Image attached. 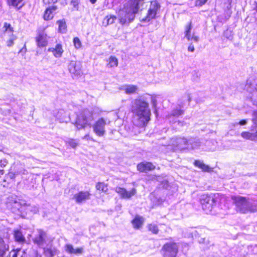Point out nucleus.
<instances>
[{
  "mask_svg": "<svg viewBox=\"0 0 257 257\" xmlns=\"http://www.w3.org/2000/svg\"><path fill=\"white\" fill-rule=\"evenodd\" d=\"M132 111L135 114V125L144 130L150 119L149 103L141 98L134 99L132 102Z\"/></svg>",
  "mask_w": 257,
  "mask_h": 257,
  "instance_id": "f257e3e1",
  "label": "nucleus"
},
{
  "mask_svg": "<svg viewBox=\"0 0 257 257\" xmlns=\"http://www.w3.org/2000/svg\"><path fill=\"white\" fill-rule=\"evenodd\" d=\"M144 0H129L124 4L123 8L118 13L119 23L124 24L131 23L138 13L140 7L144 4Z\"/></svg>",
  "mask_w": 257,
  "mask_h": 257,
  "instance_id": "f03ea898",
  "label": "nucleus"
},
{
  "mask_svg": "<svg viewBox=\"0 0 257 257\" xmlns=\"http://www.w3.org/2000/svg\"><path fill=\"white\" fill-rule=\"evenodd\" d=\"M223 197V195L219 193L203 194L200 196V201L203 210L207 213L212 215L217 214L218 208L217 204H218Z\"/></svg>",
  "mask_w": 257,
  "mask_h": 257,
  "instance_id": "7ed1b4c3",
  "label": "nucleus"
},
{
  "mask_svg": "<svg viewBox=\"0 0 257 257\" xmlns=\"http://www.w3.org/2000/svg\"><path fill=\"white\" fill-rule=\"evenodd\" d=\"M231 199L237 209L242 213L254 212L257 211V204L251 202L244 197L232 196Z\"/></svg>",
  "mask_w": 257,
  "mask_h": 257,
  "instance_id": "20e7f679",
  "label": "nucleus"
},
{
  "mask_svg": "<svg viewBox=\"0 0 257 257\" xmlns=\"http://www.w3.org/2000/svg\"><path fill=\"white\" fill-rule=\"evenodd\" d=\"M94 119V117L92 111L88 109H84L77 115L74 124L76 128L80 130L87 126L91 127Z\"/></svg>",
  "mask_w": 257,
  "mask_h": 257,
  "instance_id": "39448f33",
  "label": "nucleus"
},
{
  "mask_svg": "<svg viewBox=\"0 0 257 257\" xmlns=\"http://www.w3.org/2000/svg\"><path fill=\"white\" fill-rule=\"evenodd\" d=\"M178 251V247L177 244L174 242L166 243L162 248L164 257H175Z\"/></svg>",
  "mask_w": 257,
  "mask_h": 257,
  "instance_id": "423d86ee",
  "label": "nucleus"
},
{
  "mask_svg": "<svg viewBox=\"0 0 257 257\" xmlns=\"http://www.w3.org/2000/svg\"><path fill=\"white\" fill-rule=\"evenodd\" d=\"M173 145L175 148V150H182L188 149V148H195L189 144V140H186L184 138H175L173 139Z\"/></svg>",
  "mask_w": 257,
  "mask_h": 257,
  "instance_id": "0eeeda50",
  "label": "nucleus"
},
{
  "mask_svg": "<svg viewBox=\"0 0 257 257\" xmlns=\"http://www.w3.org/2000/svg\"><path fill=\"white\" fill-rule=\"evenodd\" d=\"M3 29H4V36L9 37V40L7 41V45L9 47H12L14 45V41L17 39V37L13 34V28L10 24L5 23Z\"/></svg>",
  "mask_w": 257,
  "mask_h": 257,
  "instance_id": "6e6552de",
  "label": "nucleus"
},
{
  "mask_svg": "<svg viewBox=\"0 0 257 257\" xmlns=\"http://www.w3.org/2000/svg\"><path fill=\"white\" fill-rule=\"evenodd\" d=\"M105 124L103 118H99L92 126L94 133L99 137H102L105 133Z\"/></svg>",
  "mask_w": 257,
  "mask_h": 257,
  "instance_id": "1a4fd4ad",
  "label": "nucleus"
},
{
  "mask_svg": "<svg viewBox=\"0 0 257 257\" xmlns=\"http://www.w3.org/2000/svg\"><path fill=\"white\" fill-rule=\"evenodd\" d=\"M68 69L73 78L77 77L82 74L81 65L79 62L71 61L68 65Z\"/></svg>",
  "mask_w": 257,
  "mask_h": 257,
  "instance_id": "9d476101",
  "label": "nucleus"
},
{
  "mask_svg": "<svg viewBox=\"0 0 257 257\" xmlns=\"http://www.w3.org/2000/svg\"><path fill=\"white\" fill-rule=\"evenodd\" d=\"M158 9V4L156 2H152L147 16L142 18L141 21L142 22H149L151 20L155 18Z\"/></svg>",
  "mask_w": 257,
  "mask_h": 257,
  "instance_id": "9b49d317",
  "label": "nucleus"
},
{
  "mask_svg": "<svg viewBox=\"0 0 257 257\" xmlns=\"http://www.w3.org/2000/svg\"><path fill=\"white\" fill-rule=\"evenodd\" d=\"M115 191L119 194L121 198L124 199H130L137 193V190L135 188L128 191L124 188L116 187L115 188Z\"/></svg>",
  "mask_w": 257,
  "mask_h": 257,
  "instance_id": "f8f14e48",
  "label": "nucleus"
},
{
  "mask_svg": "<svg viewBox=\"0 0 257 257\" xmlns=\"http://www.w3.org/2000/svg\"><path fill=\"white\" fill-rule=\"evenodd\" d=\"M46 233L41 229L38 230V234L33 238V242L40 247H44L46 243Z\"/></svg>",
  "mask_w": 257,
  "mask_h": 257,
  "instance_id": "ddd939ff",
  "label": "nucleus"
},
{
  "mask_svg": "<svg viewBox=\"0 0 257 257\" xmlns=\"http://www.w3.org/2000/svg\"><path fill=\"white\" fill-rule=\"evenodd\" d=\"M90 194L88 191H80L73 196V199L77 203L80 204L90 198Z\"/></svg>",
  "mask_w": 257,
  "mask_h": 257,
  "instance_id": "4468645a",
  "label": "nucleus"
},
{
  "mask_svg": "<svg viewBox=\"0 0 257 257\" xmlns=\"http://www.w3.org/2000/svg\"><path fill=\"white\" fill-rule=\"evenodd\" d=\"M49 37L44 32H42L39 33L38 36L36 38V41L37 46L39 47H46L48 44V40Z\"/></svg>",
  "mask_w": 257,
  "mask_h": 257,
  "instance_id": "2eb2a0df",
  "label": "nucleus"
},
{
  "mask_svg": "<svg viewBox=\"0 0 257 257\" xmlns=\"http://www.w3.org/2000/svg\"><path fill=\"white\" fill-rule=\"evenodd\" d=\"M192 29V25L191 23L190 22L185 27V37L188 41H193L194 42H198L199 41V37L193 33L192 35L191 34V30Z\"/></svg>",
  "mask_w": 257,
  "mask_h": 257,
  "instance_id": "dca6fc26",
  "label": "nucleus"
},
{
  "mask_svg": "<svg viewBox=\"0 0 257 257\" xmlns=\"http://www.w3.org/2000/svg\"><path fill=\"white\" fill-rule=\"evenodd\" d=\"M245 87L247 90L249 92L254 90H257V78L254 77H249L247 80Z\"/></svg>",
  "mask_w": 257,
  "mask_h": 257,
  "instance_id": "f3484780",
  "label": "nucleus"
},
{
  "mask_svg": "<svg viewBox=\"0 0 257 257\" xmlns=\"http://www.w3.org/2000/svg\"><path fill=\"white\" fill-rule=\"evenodd\" d=\"M48 51L52 52L55 57L59 58L62 56L64 50L62 45L58 44L55 46V48H49Z\"/></svg>",
  "mask_w": 257,
  "mask_h": 257,
  "instance_id": "a211bd4d",
  "label": "nucleus"
},
{
  "mask_svg": "<svg viewBox=\"0 0 257 257\" xmlns=\"http://www.w3.org/2000/svg\"><path fill=\"white\" fill-rule=\"evenodd\" d=\"M155 166L150 162L141 163L137 166V169L141 172H147L154 169Z\"/></svg>",
  "mask_w": 257,
  "mask_h": 257,
  "instance_id": "6ab92c4d",
  "label": "nucleus"
},
{
  "mask_svg": "<svg viewBox=\"0 0 257 257\" xmlns=\"http://www.w3.org/2000/svg\"><path fill=\"white\" fill-rule=\"evenodd\" d=\"M54 116L58 119L60 122H67L69 118L67 116V114L63 109H60L54 112Z\"/></svg>",
  "mask_w": 257,
  "mask_h": 257,
  "instance_id": "aec40b11",
  "label": "nucleus"
},
{
  "mask_svg": "<svg viewBox=\"0 0 257 257\" xmlns=\"http://www.w3.org/2000/svg\"><path fill=\"white\" fill-rule=\"evenodd\" d=\"M120 89L123 90L127 94H132L137 93L138 87L134 85H125L122 86Z\"/></svg>",
  "mask_w": 257,
  "mask_h": 257,
  "instance_id": "412c9836",
  "label": "nucleus"
},
{
  "mask_svg": "<svg viewBox=\"0 0 257 257\" xmlns=\"http://www.w3.org/2000/svg\"><path fill=\"white\" fill-rule=\"evenodd\" d=\"M56 6H52L47 8L44 15V18L45 20H51L54 17L53 13L56 10Z\"/></svg>",
  "mask_w": 257,
  "mask_h": 257,
  "instance_id": "4be33fe9",
  "label": "nucleus"
},
{
  "mask_svg": "<svg viewBox=\"0 0 257 257\" xmlns=\"http://www.w3.org/2000/svg\"><path fill=\"white\" fill-rule=\"evenodd\" d=\"M66 251L70 253L76 254H81L83 252V248L79 247L74 249L71 244H67L65 246Z\"/></svg>",
  "mask_w": 257,
  "mask_h": 257,
  "instance_id": "5701e85b",
  "label": "nucleus"
},
{
  "mask_svg": "<svg viewBox=\"0 0 257 257\" xmlns=\"http://www.w3.org/2000/svg\"><path fill=\"white\" fill-rule=\"evenodd\" d=\"M194 165L195 166L201 169L202 171L210 172L212 171V169L210 168L208 165L205 164L203 162L197 160L194 162Z\"/></svg>",
  "mask_w": 257,
  "mask_h": 257,
  "instance_id": "b1692460",
  "label": "nucleus"
},
{
  "mask_svg": "<svg viewBox=\"0 0 257 257\" xmlns=\"http://www.w3.org/2000/svg\"><path fill=\"white\" fill-rule=\"evenodd\" d=\"M144 221L143 217L136 216L132 221L134 227L137 229L140 228L142 226Z\"/></svg>",
  "mask_w": 257,
  "mask_h": 257,
  "instance_id": "393cba45",
  "label": "nucleus"
},
{
  "mask_svg": "<svg viewBox=\"0 0 257 257\" xmlns=\"http://www.w3.org/2000/svg\"><path fill=\"white\" fill-rule=\"evenodd\" d=\"M189 144L192 146L196 147L195 148H188V150H193L199 148L201 145V142L199 139L197 138H191L189 139Z\"/></svg>",
  "mask_w": 257,
  "mask_h": 257,
  "instance_id": "a878e982",
  "label": "nucleus"
},
{
  "mask_svg": "<svg viewBox=\"0 0 257 257\" xmlns=\"http://www.w3.org/2000/svg\"><path fill=\"white\" fill-rule=\"evenodd\" d=\"M8 249L9 246L5 243L4 239L0 237V257H2Z\"/></svg>",
  "mask_w": 257,
  "mask_h": 257,
  "instance_id": "bb28decb",
  "label": "nucleus"
},
{
  "mask_svg": "<svg viewBox=\"0 0 257 257\" xmlns=\"http://www.w3.org/2000/svg\"><path fill=\"white\" fill-rule=\"evenodd\" d=\"M107 62V67L108 68L116 67L118 65V60L114 56H110L108 59Z\"/></svg>",
  "mask_w": 257,
  "mask_h": 257,
  "instance_id": "cd10ccee",
  "label": "nucleus"
},
{
  "mask_svg": "<svg viewBox=\"0 0 257 257\" xmlns=\"http://www.w3.org/2000/svg\"><path fill=\"white\" fill-rule=\"evenodd\" d=\"M56 250L55 248H44V252L48 257H53L56 254Z\"/></svg>",
  "mask_w": 257,
  "mask_h": 257,
  "instance_id": "c85d7f7f",
  "label": "nucleus"
},
{
  "mask_svg": "<svg viewBox=\"0 0 257 257\" xmlns=\"http://www.w3.org/2000/svg\"><path fill=\"white\" fill-rule=\"evenodd\" d=\"M23 0H8V3L9 5L13 6V7L21 8L23 4L22 3Z\"/></svg>",
  "mask_w": 257,
  "mask_h": 257,
  "instance_id": "c756f323",
  "label": "nucleus"
},
{
  "mask_svg": "<svg viewBox=\"0 0 257 257\" xmlns=\"http://www.w3.org/2000/svg\"><path fill=\"white\" fill-rule=\"evenodd\" d=\"M241 136L244 139L249 140L252 141H254V133H249L247 132H243L241 134Z\"/></svg>",
  "mask_w": 257,
  "mask_h": 257,
  "instance_id": "7c9ffc66",
  "label": "nucleus"
},
{
  "mask_svg": "<svg viewBox=\"0 0 257 257\" xmlns=\"http://www.w3.org/2000/svg\"><path fill=\"white\" fill-rule=\"evenodd\" d=\"M14 236L17 241L22 242H24L25 240V237L22 232L19 230L15 231Z\"/></svg>",
  "mask_w": 257,
  "mask_h": 257,
  "instance_id": "2f4dec72",
  "label": "nucleus"
},
{
  "mask_svg": "<svg viewBox=\"0 0 257 257\" xmlns=\"http://www.w3.org/2000/svg\"><path fill=\"white\" fill-rule=\"evenodd\" d=\"M57 23L59 25V32L65 33L66 32V25L65 22L63 21H58Z\"/></svg>",
  "mask_w": 257,
  "mask_h": 257,
  "instance_id": "473e14b6",
  "label": "nucleus"
},
{
  "mask_svg": "<svg viewBox=\"0 0 257 257\" xmlns=\"http://www.w3.org/2000/svg\"><path fill=\"white\" fill-rule=\"evenodd\" d=\"M66 143L72 148H76L79 144V141L78 140L72 139H68L66 141Z\"/></svg>",
  "mask_w": 257,
  "mask_h": 257,
  "instance_id": "72a5a7b5",
  "label": "nucleus"
},
{
  "mask_svg": "<svg viewBox=\"0 0 257 257\" xmlns=\"http://www.w3.org/2000/svg\"><path fill=\"white\" fill-rule=\"evenodd\" d=\"M96 188L98 190L104 192H106L108 189L107 185L103 182H98L96 185Z\"/></svg>",
  "mask_w": 257,
  "mask_h": 257,
  "instance_id": "f704fd0d",
  "label": "nucleus"
},
{
  "mask_svg": "<svg viewBox=\"0 0 257 257\" xmlns=\"http://www.w3.org/2000/svg\"><path fill=\"white\" fill-rule=\"evenodd\" d=\"M27 210L30 211L32 214H35L39 211V208L36 205H26Z\"/></svg>",
  "mask_w": 257,
  "mask_h": 257,
  "instance_id": "c9c22d12",
  "label": "nucleus"
},
{
  "mask_svg": "<svg viewBox=\"0 0 257 257\" xmlns=\"http://www.w3.org/2000/svg\"><path fill=\"white\" fill-rule=\"evenodd\" d=\"M149 231L154 234H157L159 232V229L157 225L155 224H150L148 225Z\"/></svg>",
  "mask_w": 257,
  "mask_h": 257,
  "instance_id": "e433bc0d",
  "label": "nucleus"
},
{
  "mask_svg": "<svg viewBox=\"0 0 257 257\" xmlns=\"http://www.w3.org/2000/svg\"><path fill=\"white\" fill-rule=\"evenodd\" d=\"M73 44L75 48L77 49H80L81 47V42L77 37H75L73 39Z\"/></svg>",
  "mask_w": 257,
  "mask_h": 257,
  "instance_id": "4c0bfd02",
  "label": "nucleus"
},
{
  "mask_svg": "<svg viewBox=\"0 0 257 257\" xmlns=\"http://www.w3.org/2000/svg\"><path fill=\"white\" fill-rule=\"evenodd\" d=\"M183 113V110L181 109H175L172 111L171 114L170 115L169 118H170L171 116H179V115H182Z\"/></svg>",
  "mask_w": 257,
  "mask_h": 257,
  "instance_id": "58836bf2",
  "label": "nucleus"
},
{
  "mask_svg": "<svg viewBox=\"0 0 257 257\" xmlns=\"http://www.w3.org/2000/svg\"><path fill=\"white\" fill-rule=\"evenodd\" d=\"M116 17L114 16H107L105 20L107 21V25L113 24L116 20Z\"/></svg>",
  "mask_w": 257,
  "mask_h": 257,
  "instance_id": "ea45409f",
  "label": "nucleus"
},
{
  "mask_svg": "<svg viewBox=\"0 0 257 257\" xmlns=\"http://www.w3.org/2000/svg\"><path fill=\"white\" fill-rule=\"evenodd\" d=\"M19 251L12 250L10 252L9 257H18Z\"/></svg>",
  "mask_w": 257,
  "mask_h": 257,
  "instance_id": "a19ab883",
  "label": "nucleus"
},
{
  "mask_svg": "<svg viewBox=\"0 0 257 257\" xmlns=\"http://www.w3.org/2000/svg\"><path fill=\"white\" fill-rule=\"evenodd\" d=\"M8 162L6 159H2L0 161V166L1 167H5L8 164Z\"/></svg>",
  "mask_w": 257,
  "mask_h": 257,
  "instance_id": "79ce46f5",
  "label": "nucleus"
},
{
  "mask_svg": "<svg viewBox=\"0 0 257 257\" xmlns=\"http://www.w3.org/2000/svg\"><path fill=\"white\" fill-rule=\"evenodd\" d=\"M58 0H43V2L46 5H50L56 3Z\"/></svg>",
  "mask_w": 257,
  "mask_h": 257,
  "instance_id": "37998d69",
  "label": "nucleus"
},
{
  "mask_svg": "<svg viewBox=\"0 0 257 257\" xmlns=\"http://www.w3.org/2000/svg\"><path fill=\"white\" fill-rule=\"evenodd\" d=\"M82 139L83 140H92L93 141V142H94V140L88 134H87L85 136H84L83 138H82Z\"/></svg>",
  "mask_w": 257,
  "mask_h": 257,
  "instance_id": "c03bdc74",
  "label": "nucleus"
},
{
  "mask_svg": "<svg viewBox=\"0 0 257 257\" xmlns=\"http://www.w3.org/2000/svg\"><path fill=\"white\" fill-rule=\"evenodd\" d=\"M207 0H197V4L200 6H202L204 5Z\"/></svg>",
  "mask_w": 257,
  "mask_h": 257,
  "instance_id": "a18cd8bd",
  "label": "nucleus"
},
{
  "mask_svg": "<svg viewBox=\"0 0 257 257\" xmlns=\"http://www.w3.org/2000/svg\"><path fill=\"white\" fill-rule=\"evenodd\" d=\"M188 50L190 52H194V46L192 43L190 44L188 47Z\"/></svg>",
  "mask_w": 257,
  "mask_h": 257,
  "instance_id": "49530a36",
  "label": "nucleus"
},
{
  "mask_svg": "<svg viewBox=\"0 0 257 257\" xmlns=\"http://www.w3.org/2000/svg\"><path fill=\"white\" fill-rule=\"evenodd\" d=\"M252 121L255 123V121H257V111H254L253 113V117L252 118Z\"/></svg>",
  "mask_w": 257,
  "mask_h": 257,
  "instance_id": "de8ad7c7",
  "label": "nucleus"
},
{
  "mask_svg": "<svg viewBox=\"0 0 257 257\" xmlns=\"http://www.w3.org/2000/svg\"><path fill=\"white\" fill-rule=\"evenodd\" d=\"M247 123V119H242L240 120L238 123L241 125H243L246 124Z\"/></svg>",
  "mask_w": 257,
  "mask_h": 257,
  "instance_id": "09e8293b",
  "label": "nucleus"
},
{
  "mask_svg": "<svg viewBox=\"0 0 257 257\" xmlns=\"http://www.w3.org/2000/svg\"><path fill=\"white\" fill-rule=\"evenodd\" d=\"M71 4L73 5L74 7H76L78 5V2H77V0H72Z\"/></svg>",
  "mask_w": 257,
  "mask_h": 257,
  "instance_id": "8fccbe9b",
  "label": "nucleus"
},
{
  "mask_svg": "<svg viewBox=\"0 0 257 257\" xmlns=\"http://www.w3.org/2000/svg\"><path fill=\"white\" fill-rule=\"evenodd\" d=\"M14 203L16 204H20V205H26V203L25 202V201H22V202H20L17 200H16L15 201Z\"/></svg>",
  "mask_w": 257,
  "mask_h": 257,
  "instance_id": "3c124183",
  "label": "nucleus"
},
{
  "mask_svg": "<svg viewBox=\"0 0 257 257\" xmlns=\"http://www.w3.org/2000/svg\"><path fill=\"white\" fill-rule=\"evenodd\" d=\"M9 175L11 178L13 179L15 177V174L12 172H10L9 173Z\"/></svg>",
  "mask_w": 257,
  "mask_h": 257,
  "instance_id": "603ef678",
  "label": "nucleus"
},
{
  "mask_svg": "<svg viewBox=\"0 0 257 257\" xmlns=\"http://www.w3.org/2000/svg\"><path fill=\"white\" fill-rule=\"evenodd\" d=\"M254 141L257 142V131L255 133H254Z\"/></svg>",
  "mask_w": 257,
  "mask_h": 257,
  "instance_id": "864d4df0",
  "label": "nucleus"
},
{
  "mask_svg": "<svg viewBox=\"0 0 257 257\" xmlns=\"http://www.w3.org/2000/svg\"><path fill=\"white\" fill-rule=\"evenodd\" d=\"M35 257H42V255H41L40 254H39V253H38V252L37 251V252H36V254H35Z\"/></svg>",
  "mask_w": 257,
  "mask_h": 257,
  "instance_id": "5fc2aeb1",
  "label": "nucleus"
},
{
  "mask_svg": "<svg viewBox=\"0 0 257 257\" xmlns=\"http://www.w3.org/2000/svg\"><path fill=\"white\" fill-rule=\"evenodd\" d=\"M187 98L188 99V102H190V101L191 100V97L189 94H187Z\"/></svg>",
  "mask_w": 257,
  "mask_h": 257,
  "instance_id": "6e6d98bb",
  "label": "nucleus"
},
{
  "mask_svg": "<svg viewBox=\"0 0 257 257\" xmlns=\"http://www.w3.org/2000/svg\"><path fill=\"white\" fill-rule=\"evenodd\" d=\"M96 1H97V0H90V2L92 4H94V3H96Z\"/></svg>",
  "mask_w": 257,
  "mask_h": 257,
  "instance_id": "4d7b16f0",
  "label": "nucleus"
},
{
  "mask_svg": "<svg viewBox=\"0 0 257 257\" xmlns=\"http://www.w3.org/2000/svg\"><path fill=\"white\" fill-rule=\"evenodd\" d=\"M4 174V170H0V174L3 175Z\"/></svg>",
  "mask_w": 257,
  "mask_h": 257,
  "instance_id": "13d9d810",
  "label": "nucleus"
},
{
  "mask_svg": "<svg viewBox=\"0 0 257 257\" xmlns=\"http://www.w3.org/2000/svg\"><path fill=\"white\" fill-rule=\"evenodd\" d=\"M141 132H142V131H141V130H139V131H138V133H141Z\"/></svg>",
  "mask_w": 257,
  "mask_h": 257,
  "instance_id": "bf43d9fd",
  "label": "nucleus"
},
{
  "mask_svg": "<svg viewBox=\"0 0 257 257\" xmlns=\"http://www.w3.org/2000/svg\"><path fill=\"white\" fill-rule=\"evenodd\" d=\"M153 103L154 104V105H155V101H153Z\"/></svg>",
  "mask_w": 257,
  "mask_h": 257,
  "instance_id": "052dcab7",
  "label": "nucleus"
}]
</instances>
